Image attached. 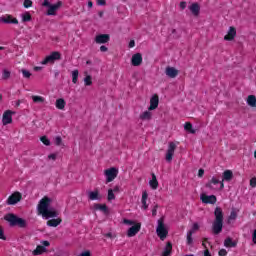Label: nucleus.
<instances>
[{"label":"nucleus","instance_id":"7","mask_svg":"<svg viewBox=\"0 0 256 256\" xmlns=\"http://www.w3.org/2000/svg\"><path fill=\"white\" fill-rule=\"evenodd\" d=\"M6 221L10 223V225L15 226L18 225V227H27V221L23 218H19L15 216V214H8L5 216Z\"/></svg>","mask_w":256,"mask_h":256},{"label":"nucleus","instance_id":"42","mask_svg":"<svg viewBox=\"0 0 256 256\" xmlns=\"http://www.w3.org/2000/svg\"><path fill=\"white\" fill-rule=\"evenodd\" d=\"M115 200V193L113 192V189L108 190V201Z\"/></svg>","mask_w":256,"mask_h":256},{"label":"nucleus","instance_id":"4","mask_svg":"<svg viewBox=\"0 0 256 256\" xmlns=\"http://www.w3.org/2000/svg\"><path fill=\"white\" fill-rule=\"evenodd\" d=\"M206 189L210 191H223L225 183L220 181L219 178L213 176L205 185Z\"/></svg>","mask_w":256,"mask_h":256},{"label":"nucleus","instance_id":"19","mask_svg":"<svg viewBox=\"0 0 256 256\" xmlns=\"http://www.w3.org/2000/svg\"><path fill=\"white\" fill-rule=\"evenodd\" d=\"M165 74L170 79H175V77H177V75H179V70H177V68H175V67L168 66L165 69Z\"/></svg>","mask_w":256,"mask_h":256},{"label":"nucleus","instance_id":"5","mask_svg":"<svg viewBox=\"0 0 256 256\" xmlns=\"http://www.w3.org/2000/svg\"><path fill=\"white\" fill-rule=\"evenodd\" d=\"M124 225H132L127 231V237H135L137 233L141 231V223L135 222L133 220L124 219L123 220Z\"/></svg>","mask_w":256,"mask_h":256},{"label":"nucleus","instance_id":"15","mask_svg":"<svg viewBox=\"0 0 256 256\" xmlns=\"http://www.w3.org/2000/svg\"><path fill=\"white\" fill-rule=\"evenodd\" d=\"M110 39L111 36H109V34H99L96 35L94 41L97 43V45H103L105 43H109Z\"/></svg>","mask_w":256,"mask_h":256},{"label":"nucleus","instance_id":"26","mask_svg":"<svg viewBox=\"0 0 256 256\" xmlns=\"http://www.w3.org/2000/svg\"><path fill=\"white\" fill-rule=\"evenodd\" d=\"M61 218L51 219L47 221L48 227H59L61 225Z\"/></svg>","mask_w":256,"mask_h":256},{"label":"nucleus","instance_id":"2","mask_svg":"<svg viewBox=\"0 0 256 256\" xmlns=\"http://www.w3.org/2000/svg\"><path fill=\"white\" fill-rule=\"evenodd\" d=\"M42 7H46V15L48 17H55L57 16V13L61 10V7H63V1L58 0L54 4L51 3L49 0H44L42 3Z\"/></svg>","mask_w":256,"mask_h":256},{"label":"nucleus","instance_id":"64","mask_svg":"<svg viewBox=\"0 0 256 256\" xmlns=\"http://www.w3.org/2000/svg\"><path fill=\"white\" fill-rule=\"evenodd\" d=\"M91 64H92L91 60H88V61L86 62V65H91Z\"/></svg>","mask_w":256,"mask_h":256},{"label":"nucleus","instance_id":"12","mask_svg":"<svg viewBox=\"0 0 256 256\" xmlns=\"http://www.w3.org/2000/svg\"><path fill=\"white\" fill-rule=\"evenodd\" d=\"M200 200L202 201V203H205V205H215V203H217V196L201 194Z\"/></svg>","mask_w":256,"mask_h":256},{"label":"nucleus","instance_id":"30","mask_svg":"<svg viewBox=\"0 0 256 256\" xmlns=\"http://www.w3.org/2000/svg\"><path fill=\"white\" fill-rule=\"evenodd\" d=\"M247 105L249 107H256V97L255 95H249L246 100Z\"/></svg>","mask_w":256,"mask_h":256},{"label":"nucleus","instance_id":"25","mask_svg":"<svg viewBox=\"0 0 256 256\" xmlns=\"http://www.w3.org/2000/svg\"><path fill=\"white\" fill-rule=\"evenodd\" d=\"M56 109H59L60 111H63V109H65V106L67 105V103L65 102V99L60 98L56 100Z\"/></svg>","mask_w":256,"mask_h":256},{"label":"nucleus","instance_id":"11","mask_svg":"<svg viewBox=\"0 0 256 256\" xmlns=\"http://www.w3.org/2000/svg\"><path fill=\"white\" fill-rule=\"evenodd\" d=\"M177 149V144L175 142H169L168 149L166 151L165 159L168 163L173 161V155H175V150Z\"/></svg>","mask_w":256,"mask_h":256},{"label":"nucleus","instance_id":"37","mask_svg":"<svg viewBox=\"0 0 256 256\" xmlns=\"http://www.w3.org/2000/svg\"><path fill=\"white\" fill-rule=\"evenodd\" d=\"M224 245H225V247H235V243L233 242V240L231 238H227L224 241Z\"/></svg>","mask_w":256,"mask_h":256},{"label":"nucleus","instance_id":"20","mask_svg":"<svg viewBox=\"0 0 256 256\" xmlns=\"http://www.w3.org/2000/svg\"><path fill=\"white\" fill-rule=\"evenodd\" d=\"M19 201H21V193L16 192L9 196L7 203L8 205H16V203H19Z\"/></svg>","mask_w":256,"mask_h":256},{"label":"nucleus","instance_id":"18","mask_svg":"<svg viewBox=\"0 0 256 256\" xmlns=\"http://www.w3.org/2000/svg\"><path fill=\"white\" fill-rule=\"evenodd\" d=\"M237 37V29L235 27L230 26L227 34L224 36V41H233Z\"/></svg>","mask_w":256,"mask_h":256},{"label":"nucleus","instance_id":"52","mask_svg":"<svg viewBox=\"0 0 256 256\" xmlns=\"http://www.w3.org/2000/svg\"><path fill=\"white\" fill-rule=\"evenodd\" d=\"M252 241L256 245V229L254 230V232L252 234Z\"/></svg>","mask_w":256,"mask_h":256},{"label":"nucleus","instance_id":"45","mask_svg":"<svg viewBox=\"0 0 256 256\" xmlns=\"http://www.w3.org/2000/svg\"><path fill=\"white\" fill-rule=\"evenodd\" d=\"M33 5V1L31 0H24V7L26 9H29V7H31Z\"/></svg>","mask_w":256,"mask_h":256},{"label":"nucleus","instance_id":"34","mask_svg":"<svg viewBox=\"0 0 256 256\" xmlns=\"http://www.w3.org/2000/svg\"><path fill=\"white\" fill-rule=\"evenodd\" d=\"M95 209L98 211H103V213H107V205L105 204H96Z\"/></svg>","mask_w":256,"mask_h":256},{"label":"nucleus","instance_id":"59","mask_svg":"<svg viewBox=\"0 0 256 256\" xmlns=\"http://www.w3.org/2000/svg\"><path fill=\"white\" fill-rule=\"evenodd\" d=\"M113 193H119V186L114 187V189H112Z\"/></svg>","mask_w":256,"mask_h":256},{"label":"nucleus","instance_id":"3","mask_svg":"<svg viewBox=\"0 0 256 256\" xmlns=\"http://www.w3.org/2000/svg\"><path fill=\"white\" fill-rule=\"evenodd\" d=\"M215 220L212 225L214 235H219L223 231V210L217 207L214 211Z\"/></svg>","mask_w":256,"mask_h":256},{"label":"nucleus","instance_id":"23","mask_svg":"<svg viewBox=\"0 0 256 256\" xmlns=\"http://www.w3.org/2000/svg\"><path fill=\"white\" fill-rule=\"evenodd\" d=\"M153 117V113H151V110H146L142 114H140V119L142 121H151Z\"/></svg>","mask_w":256,"mask_h":256},{"label":"nucleus","instance_id":"8","mask_svg":"<svg viewBox=\"0 0 256 256\" xmlns=\"http://www.w3.org/2000/svg\"><path fill=\"white\" fill-rule=\"evenodd\" d=\"M41 245H38L35 250L32 251V255H43V253H47V247L51 245V243L47 240H42Z\"/></svg>","mask_w":256,"mask_h":256},{"label":"nucleus","instance_id":"58","mask_svg":"<svg viewBox=\"0 0 256 256\" xmlns=\"http://www.w3.org/2000/svg\"><path fill=\"white\" fill-rule=\"evenodd\" d=\"M129 47H130V49L133 48V47H135V40H131V41L129 42Z\"/></svg>","mask_w":256,"mask_h":256},{"label":"nucleus","instance_id":"31","mask_svg":"<svg viewBox=\"0 0 256 256\" xmlns=\"http://www.w3.org/2000/svg\"><path fill=\"white\" fill-rule=\"evenodd\" d=\"M32 101H33V103H45V97L33 95Z\"/></svg>","mask_w":256,"mask_h":256},{"label":"nucleus","instance_id":"36","mask_svg":"<svg viewBox=\"0 0 256 256\" xmlns=\"http://www.w3.org/2000/svg\"><path fill=\"white\" fill-rule=\"evenodd\" d=\"M184 129L186 131H189L192 134H195V130L193 129V125L191 123H189V122L185 123Z\"/></svg>","mask_w":256,"mask_h":256},{"label":"nucleus","instance_id":"13","mask_svg":"<svg viewBox=\"0 0 256 256\" xmlns=\"http://www.w3.org/2000/svg\"><path fill=\"white\" fill-rule=\"evenodd\" d=\"M0 22L6 23L8 25H19V20H17V18H15L9 14H6V15L0 17Z\"/></svg>","mask_w":256,"mask_h":256},{"label":"nucleus","instance_id":"60","mask_svg":"<svg viewBox=\"0 0 256 256\" xmlns=\"http://www.w3.org/2000/svg\"><path fill=\"white\" fill-rule=\"evenodd\" d=\"M204 256H211V254L209 253V250L204 251Z\"/></svg>","mask_w":256,"mask_h":256},{"label":"nucleus","instance_id":"53","mask_svg":"<svg viewBox=\"0 0 256 256\" xmlns=\"http://www.w3.org/2000/svg\"><path fill=\"white\" fill-rule=\"evenodd\" d=\"M219 255H220V256H225V255H227V250L221 249V250L219 251Z\"/></svg>","mask_w":256,"mask_h":256},{"label":"nucleus","instance_id":"43","mask_svg":"<svg viewBox=\"0 0 256 256\" xmlns=\"http://www.w3.org/2000/svg\"><path fill=\"white\" fill-rule=\"evenodd\" d=\"M196 231H199V223H194L192 225V229L190 231H188V233H192V235H193V233H195Z\"/></svg>","mask_w":256,"mask_h":256},{"label":"nucleus","instance_id":"39","mask_svg":"<svg viewBox=\"0 0 256 256\" xmlns=\"http://www.w3.org/2000/svg\"><path fill=\"white\" fill-rule=\"evenodd\" d=\"M40 141L43 143V145H46L47 147H49V145H51V141L49 139H47V136H42L40 138Z\"/></svg>","mask_w":256,"mask_h":256},{"label":"nucleus","instance_id":"56","mask_svg":"<svg viewBox=\"0 0 256 256\" xmlns=\"http://www.w3.org/2000/svg\"><path fill=\"white\" fill-rule=\"evenodd\" d=\"M203 175H205V170L200 169V170L198 171V177H202Z\"/></svg>","mask_w":256,"mask_h":256},{"label":"nucleus","instance_id":"16","mask_svg":"<svg viewBox=\"0 0 256 256\" xmlns=\"http://www.w3.org/2000/svg\"><path fill=\"white\" fill-rule=\"evenodd\" d=\"M188 9L190 13H192L193 17H199V15H201V6L197 2H194L188 6Z\"/></svg>","mask_w":256,"mask_h":256},{"label":"nucleus","instance_id":"48","mask_svg":"<svg viewBox=\"0 0 256 256\" xmlns=\"http://www.w3.org/2000/svg\"><path fill=\"white\" fill-rule=\"evenodd\" d=\"M180 9L182 10L187 9V2L185 1L180 2Z\"/></svg>","mask_w":256,"mask_h":256},{"label":"nucleus","instance_id":"1","mask_svg":"<svg viewBox=\"0 0 256 256\" xmlns=\"http://www.w3.org/2000/svg\"><path fill=\"white\" fill-rule=\"evenodd\" d=\"M53 200L47 196L42 198L37 206L38 215H42L43 219H53L59 216L57 210L51 207Z\"/></svg>","mask_w":256,"mask_h":256},{"label":"nucleus","instance_id":"51","mask_svg":"<svg viewBox=\"0 0 256 256\" xmlns=\"http://www.w3.org/2000/svg\"><path fill=\"white\" fill-rule=\"evenodd\" d=\"M250 186L256 187V177H254V178H252V179L250 180Z\"/></svg>","mask_w":256,"mask_h":256},{"label":"nucleus","instance_id":"38","mask_svg":"<svg viewBox=\"0 0 256 256\" xmlns=\"http://www.w3.org/2000/svg\"><path fill=\"white\" fill-rule=\"evenodd\" d=\"M54 143L57 147H61V145H63V139H61V136H56L54 138Z\"/></svg>","mask_w":256,"mask_h":256},{"label":"nucleus","instance_id":"29","mask_svg":"<svg viewBox=\"0 0 256 256\" xmlns=\"http://www.w3.org/2000/svg\"><path fill=\"white\" fill-rule=\"evenodd\" d=\"M149 185L151 189H157L159 187V181H157V176L155 174H152V179L149 181Z\"/></svg>","mask_w":256,"mask_h":256},{"label":"nucleus","instance_id":"32","mask_svg":"<svg viewBox=\"0 0 256 256\" xmlns=\"http://www.w3.org/2000/svg\"><path fill=\"white\" fill-rule=\"evenodd\" d=\"M78 79H79V70H73L72 71V83H74V85H77Z\"/></svg>","mask_w":256,"mask_h":256},{"label":"nucleus","instance_id":"46","mask_svg":"<svg viewBox=\"0 0 256 256\" xmlns=\"http://www.w3.org/2000/svg\"><path fill=\"white\" fill-rule=\"evenodd\" d=\"M229 219H231V220L237 219V212L232 211V212L230 213Z\"/></svg>","mask_w":256,"mask_h":256},{"label":"nucleus","instance_id":"14","mask_svg":"<svg viewBox=\"0 0 256 256\" xmlns=\"http://www.w3.org/2000/svg\"><path fill=\"white\" fill-rule=\"evenodd\" d=\"M15 112L11 111V110H6L3 113L2 116V123L3 125H10V123H13V115Z\"/></svg>","mask_w":256,"mask_h":256},{"label":"nucleus","instance_id":"49","mask_svg":"<svg viewBox=\"0 0 256 256\" xmlns=\"http://www.w3.org/2000/svg\"><path fill=\"white\" fill-rule=\"evenodd\" d=\"M48 159L55 161L57 159V154H49Z\"/></svg>","mask_w":256,"mask_h":256},{"label":"nucleus","instance_id":"35","mask_svg":"<svg viewBox=\"0 0 256 256\" xmlns=\"http://www.w3.org/2000/svg\"><path fill=\"white\" fill-rule=\"evenodd\" d=\"M22 21L23 23L31 21V14L29 12H25L24 14H22Z\"/></svg>","mask_w":256,"mask_h":256},{"label":"nucleus","instance_id":"40","mask_svg":"<svg viewBox=\"0 0 256 256\" xmlns=\"http://www.w3.org/2000/svg\"><path fill=\"white\" fill-rule=\"evenodd\" d=\"M9 77H11V72L9 70H6V69L3 70L2 79L7 80V79H9Z\"/></svg>","mask_w":256,"mask_h":256},{"label":"nucleus","instance_id":"62","mask_svg":"<svg viewBox=\"0 0 256 256\" xmlns=\"http://www.w3.org/2000/svg\"><path fill=\"white\" fill-rule=\"evenodd\" d=\"M88 7H90V8L93 7V2L89 1L88 2Z\"/></svg>","mask_w":256,"mask_h":256},{"label":"nucleus","instance_id":"24","mask_svg":"<svg viewBox=\"0 0 256 256\" xmlns=\"http://www.w3.org/2000/svg\"><path fill=\"white\" fill-rule=\"evenodd\" d=\"M231 179H233V171L225 170L222 175V183H224V181H231Z\"/></svg>","mask_w":256,"mask_h":256},{"label":"nucleus","instance_id":"27","mask_svg":"<svg viewBox=\"0 0 256 256\" xmlns=\"http://www.w3.org/2000/svg\"><path fill=\"white\" fill-rule=\"evenodd\" d=\"M88 199H90V201H98V199H100L99 191L95 190L88 192Z\"/></svg>","mask_w":256,"mask_h":256},{"label":"nucleus","instance_id":"10","mask_svg":"<svg viewBox=\"0 0 256 256\" xmlns=\"http://www.w3.org/2000/svg\"><path fill=\"white\" fill-rule=\"evenodd\" d=\"M104 175L106 177V182L111 183V181H115V178L117 175H119V170L115 167H112L110 169H106L104 171Z\"/></svg>","mask_w":256,"mask_h":256},{"label":"nucleus","instance_id":"47","mask_svg":"<svg viewBox=\"0 0 256 256\" xmlns=\"http://www.w3.org/2000/svg\"><path fill=\"white\" fill-rule=\"evenodd\" d=\"M100 51L102 53H107V51H109V48H107V46H105V45H102V46H100Z\"/></svg>","mask_w":256,"mask_h":256},{"label":"nucleus","instance_id":"50","mask_svg":"<svg viewBox=\"0 0 256 256\" xmlns=\"http://www.w3.org/2000/svg\"><path fill=\"white\" fill-rule=\"evenodd\" d=\"M105 237H108L109 239H115L116 236H115V234L109 232V233L105 234Z\"/></svg>","mask_w":256,"mask_h":256},{"label":"nucleus","instance_id":"54","mask_svg":"<svg viewBox=\"0 0 256 256\" xmlns=\"http://www.w3.org/2000/svg\"><path fill=\"white\" fill-rule=\"evenodd\" d=\"M0 239L5 240V234L3 232V228L0 227Z\"/></svg>","mask_w":256,"mask_h":256},{"label":"nucleus","instance_id":"41","mask_svg":"<svg viewBox=\"0 0 256 256\" xmlns=\"http://www.w3.org/2000/svg\"><path fill=\"white\" fill-rule=\"evenodd\" d=\"M187 245H193V234L191 232H187Z\"/></svg>","mask_w":256,"mask_h":256},{"label":"nucleus","instance_id":"21","mask_svg":"<svg viewBox=\"0 0 256 256\" xmlns=\"http://www.w3.org/2000/svg\"><path fill=\"white\" fill-rule=\"evenodd\" d=\"M159 107V96L153 95L150 99V106L148 107V111H155Z\"/></svg>","mask_w":256,"mask_h":256},{"label":"nucleus","instance_id":"57","mask_svg":"<svg viewBox=\"0 0 256 256\" xmlns=\"http://www.w3.org/2000/svg\"><path fill=\"white\" fill-rule=\"evenodd\" d=\"M106 4V1L105 0H97V5H105Z\"/></svg>","mask_w":256,"mask_h":256},{"label":"nucleus","instance_id":"33","mask_svg":"<svg viewBox=\"0 0 256 256\" xmlns=\"http://www.w3.org/2000/svg\"><path fill=\"white\" fill-rule=\"evenodd\" d=\"M84 84L86 85V87L93 85V78L91 77V75H87L84 78Z\"/></svg>","mask_w":256,"mask_h":256},{"label":"nucleus","instance_id":"22","mask_svg":"<svg viewBox=\"0 0 256 256\" xmlns=\"http://www.w3.org/2000/svg\"><path fill=\"white\" fill-rule=\"evenodd\" d=\"M147 199H149V194L147 193V191H144L142 193V199H141L142 209L144 211H147V209H149V204H147Z\"/></svg>","mask_w":256,"mask_h":256},{"label":"nucleus","instance_id":"28","mask_svg":"<svg viewBox=\"0 0 256 256\" xmlns=\"http://www.w3.org/2000/svg\"><path fill=\"white\" fill-rule=\"evenodd\" d=\"M173 250V245L171 242H168L164 248L162 256H171V251Z\"/></svg>","mask_w":256,"mask_h":256},{"label":"nucleus","instance_id":"17","mask_svg":"<svg viewBox=\"0 0 256 256\" xmlns=\"http://www.w3.org/2000/svg\"><path fill=\"white\" fill-rule=\"evenodd\" d=\"M142 63H143V55H141V53H136L132 55L131 65L133 67H139L141 66Z\"/></svg>","mask_w":256,"mask_h":256},{"label":"nucleus","instance_id":"55","mask_svg":"<svg viewBox=\"0 0 256 256\" xmlns=\"http://www.w3.org/2000/svg\"><path fill=\"white\" fill-rule=\"evenodd\" d=\"M78 256H91V252L89 251H85V252H82L80 255Z\"/></svg>","mask_w":256,"mask_h":256},{"label":"nucleus","instance_id":"44","mask_svg":"<svg viewBox=\"0 0 256 256\" xmlns=\"http://www.w3.org/2000/svg\"><path fill=\"white\" fill-rule=\"evenodd\" d=\"M21 73H22L24 79H29L31 77V72H29L28 70L22 69Z\"/></svg>","mask_w":256,"mask_h":256},{"label":"nucleus","instance_id":"63","mask_svg":"<svg viewBox=\"0 0 256 256\" xmlns=\"http://www.w3.org/2000/svg\"><path fill=\"white\" fill-rule=\"evenodd\" d=\"M152 215H153V216L157 215V210L154 209V210L152 211Z\"/></svg>","mask_w":256,"mask_h":256},{"label":"nucleus","instance_id":"6","mask_svg":"<svg viewBox=\"0 0 256 256\" xmlns=\"http://www.w3.org/2000/svg\"><path fill=\"white\" fill-rule=\"evenodd\" d=\"M156 234L161 241H165V239H167V235H169V230L167 229V226H165L163 218H160L157 221Z\"/></svg>","mask_w":256,"mask_h":256},{"label":"nucleus","instance_id":"61","mask_svg":"<svg viewBox=\"0 0 256 256\" xmlns=\"http://www.w3.org/2000/svg\"><path fill=\"white\" fill-rule=\"evenodd\" d=\"M41 67H39V66H36V67H34V71H41Z\"/></svg>","mask_w":256,"mask_h":256},{"label":"nucleus","instance_id":"9","mask_svg":"<svg viewBox=\"0 0 256 256\" xmlns=\"http://www.w3.org/2000/svg\"><path fill=\"white\" fill-rule=\"evenodd\" d=\"M59 59H61V53L52 52L41 61V65H49V63H55L56 61H59Z\"/></svg>","mask_w":256,"mask_h":256}]
</instances>
